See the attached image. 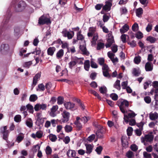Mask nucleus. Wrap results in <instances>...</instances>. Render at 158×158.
<instances>
[{
    "mask_svg": "<svg viewBox=\"0 0 158 158\" xmlns=\"http://www.w3.org/2000/svg\"><path fill=\"white\" fill-rule=\"evenodd\" d=\"M107 42L106 44V48L110 47L113 43L114 42V39L108 38L107 40Z\"/></svg>",
    "mask_w": 158,
    "mask_h": 158,
    "instance_id": "nucleus-18",
    "label": "nucleus"
},
{
    "mask_svg": "<svg viewBox=\"0 0 158 158\" xmlns=\"http://www.w3.org/2000/svg\"><path fill=\"white\" fill-rule=\"evenodd\" d=\"M133 131V128L131 127H129L127 128V135L128 136H131L132 135V131Z\"/></svg>",
    "mask_w": 158,
    "mask_h": 158,
    "instance_id": "nucleus-36",
    "label": "nucleus"
},
{
    "mask_svg": "<svg viewBox=\"0 0 158 158\" xmlns=\"http://www.w3.org/2000/svg\"><path fill=\"white\" fill-rule=\"evenodd\" d=\"M127 44L130 45L131 47L134 48L136 46V42L133 40L131 42L128 41Z\"/></svg>",
    "mask_w": 158,
    "mask_h": 158,
    "instance_id": "nucleus-45",
    "label": "nucleus"
},
{
    "mask_svg": "<svg viewBox=\"0 0 158 158\" xmlns=\"http://www.w3.org/2000/svg\"><path fill=\"white\" fill-rule=\"evenodd\" d=\"M150 118L152 120H154L158 118V114L156 112L154 114H152L149 115Z\"/></svg>",
    "mask_w": 158,
    "mask_h": 158,
    "instance_id": "nucleus-27",
    "label": "nucleus"
},
{
    "mask_svg": "<svg viewBox=\"0 0 158 158\" xmlns=\"http://www.w3.org/2000/svg\"><path fill=\"white\" fill-rule=\"evenodd\" d=\"M40 146L39 144H37L36 145L34 146L33 148V153H35L37 152V150H40Z\"/></svg>",
    "mask_w": 158,
    "mask_h": 158,
    "instance_id": "nucleus-53",
    "label": "nucleus"
},
{
    "mask_svg": "<svg viewBox=\"0 0 158 158\" xmlns=\"http://www.w3.org/2000/svg\"><path fill=\"white\" fill-rule=\"evenodd\" d=\"M111 50L113 52L116 53L118 51V46L116 45H114L111 47Z\"/></svg>",
    "mask_w": 158,
    "mask_h": 158,
    "instance_id": "nucleus-60",
    "label": "nucleus"
},
{
    "mask_svg": "<svg viewBox=\"0 0 158 158\" xmlns=\"http://www.w3.org/2000/svg\"><path fill=\"white\" fill-rule=\"evenodd\" d=\"M38 97L35 94H32L30 95L29 98V100L31 102H34L37 100Z\"/></svg>",
    "mask_w": 158,
    "mask_h": 158,
    "instance_id": "nucleus-32",
    "label": "nucleus"
},
{
    "mask_svg": "<svg viewBox=\"0 0 158 158\" xmlns=\"http://www.w3.org/2000/svg\"><path fill=\"white\" fill-rule=\"evenodd\" d=\"M89 91L90 93L93 94L96 97H97L98 99L99 100L101 99V97L99 94L95 91L92 89H89Z\"/></svg>",
    "mask_w": 158,
    "mask_h": 158,
    "instance_id": "nucleus-20",
    "label": "nucleus"
},
{
    "mask_svg": "<svg viewBox=\"0 0 158 158\" xmlns=\"http://www.w3.org/2000/svg\"><path fill=\"white\" fill-rule=\"evenodd\" d=\"M48 137L49 139L53 142H55L57 139L56 136L52 134H50Z\"/></svg>",
    "mask_w": 158,
    "mask_h": 158,
    "instance_id": "nucleus-26",
    "label": "nucleus"
},
{
    "mask_svg": "<svg viewBox=\"0 0 158 158\" xmlns=\"http://www.w3.org/2000/svg\"><path fill=\"white\" fill-rule=\"evenodd\" d=\"M110 97L114 101L117 100L118 98V95L115 93H113L111 94Z\"/></svg>",
    "mask_w": 158,
    "mask_h": 158,
    "instance_id": "nucleus-50",
    "label": "nucleus"
},
{
    "mask_svg": "<svg viewBox=\"0 0 158 158\" xmlns=\"http://www.w3.org/2000/svg\"><path fill=\"white\" fill-rule=\"evenodd\" d=\"M98 64L101 66L105 64V59L103 58H99L98 59Z\"/></svg>",
    "mask_w": 158,
    "mask_h": 158,
    "instance_id": "nucleus-44",
    "label": "nucleus"
},
{
    "mask_svg": "<svg viewBox=\"0 0 158 158\" xmlns=\"http://www.w3.org/2000/svg\"><path fill=\"white\" fill-rule=\"evenodd\" d=\"M11 16V14L10 13V11H9L8 12V14L7 15L5 19H4L3 20V24L5 25L8 23L10 19V18Z\"/></svg>",
    "mask_w": 158,
    "mask_h": 158,
    "instance_id": "nucleus-29",
    "label": "nucleus"
},
{
    "mask_svg": "<svg viewBox=\"0 0 158 158\" xmlns=\"http://www.w3.org/2000/svg\"><path fill=\"white\" fill-rule=\"evenodd\" d=\"M41 72L37 73L33 78L32 85L34 86H35L38 81V79H40L41 77Z\"/></svg>",
    "mask_w": 158,
    "mask_h": 158,
    "instance_id": "nucleus-11",
    "label": "nucleus"
},
{
    "mask_svg": "<svg viewBox=\"0 0 158 158\" xmlns=\"http://www.w3.org/2000/svg\"><path fill=\"white\" fill-rule=\"evenodd\" d=\"M26 6L25 2L23 1H19L17 5L18 10L17 11L21 12L24 10Z\"/></svg>",
    "mask_w": 158,
    "mask_h": 158,
    "instance_id": "nucleus-7",
    "label": "nucleus"
},
{
    "mask_svg": "<svg viewBox=\"0 0 158 158\" xmlns=\"http://www.w3.org/2000/svg\"><path fill=\"white\" fill-rule=\"evenodd\" d=\"M56 50V48L55 47H49L47 50L48 55L51 56H52Z\"/></svg>",
    "mask_w": 158,
    "mask_h": 158,
    "instance_id": "nucleus-12",
    "label": "nucleus"
},
{
    "mask_svg": "<svg viewBox=\"0 0 158 158\" xmlns=\"http://www.w3.org/2000/svg\"><path fill=\"white\" fill-rule=\"evenodd\" d=\"M109 70L108 71H103V76L106 77L108 78H110L111 77V75L109 74Z\"/></svg>",
    "mask_w": 158,
    "mask_h": 158,
    "instance_id": "nucleus-47",
    "label": "nucleus"
},
{
    "mask_svg": "<svg viewBox=\"0 0 158 158\" xmlns=\"http://www.w3.org/2000/svg\"><path fill=\"white\" fill-rule=\"evenodd\" d=\"M71 32L72 33V34L70 33L69 31L67 34V37L69 39H72L74 35V32L73 31H71Z\"/></svg>",
    "mask_w": 158,
    "mask_h": 158,
    "instance_id": "nucleus-55",
    "label": "nucleus"
},
{
    "mask_svg": "<svg viewBox=\"0 0 158 158\" xmlns=\"http://www.w3.org/2000/svg\"><path fill=\"white\" fill-rule=\"evenodd\" d=\"M107 55L111 60L113 61L112 60H114L113 59L114 58L115 54L110 52H109L107 53Z\"/></svg>",
    "mask_w": 158,
    "mask_h": 158,
    "instance_id": "nucleus-49",
    "label": "nucleus"
},
{
    "mask_svg": "<svg viewBox=\"0 0 158 158\" xmlns=\"http://www.w3.org/2000/svg\"><path fill=\"white\" fill-rule=\"evenodd\" d=\"M100 93L102 94H104L106 93L107 92L106 88V87H101L99 89Z\"/></svg>",
    "mask_w": 158,
    "mask_h": 158,
    "instance_id": "nucleus-52",
    "label": "nucleus"
},
{
    "mask_svg": "<svg viewBox=\"0 0 158 158\" xmlns=\"http://www.w3.org/2000/svg\"><path fill=\"white\" fill-rule=\"evenodd\" d=\"M154 136L152 135L147 134L145 135L144 137L143 138L142 140V143H144L145 141L151 142L153 141Z\"/></svg>",
    "mask_w": 158,
    "mask_h": 158,
    "instance_id": "nucleus-8",
    "label": "nucleus"
},
{
    "mask_svg": "<svg viewBox=\"0 0 158 158\" xmlns=\"http://www.w3.org/2000/svg\"><path fill=\"white\" fill-rule=\"evenodd\" d=\"M64 130L66 132L69 133L73 130V127L70 125H66L64 127Z\"/></svg>",
    "mask_w": 158,
    "mask_h": 158,
    "instance_id": "nucleus-33",
    "label": "nucleus"
},
{
    "mask_svg": "<svg viewBox=\"0 0 158 158\" xmlns=\"http://www.w3.org/2000/svg\"><path fill=\"white\" fill-rule=\"evenodd\" d=\"M130 148L132 151L134 152H135L138 150V147L137 145L135 144L131 145Z\"/></svg>",
    "mask_w": 158,
    "mask_h": 158,
    "instance_id": "nucleus-62",
    "label": "nucleus"
},
{
    "mask_svg": "<svg viewBox=\"0 0 158 158\" xmlns=\"http://www.w3.org/2000/svg\"><path fill=\"white\" fill-rule=\"evenodd\" d=\"M90 119V118L89 117L84 116L82 117L81 118V120L83 121L84 123H86L87 121Z\"/></svg>",
    "mask_w": 158,
    "mask_h": 158,
    "instance_id": "nucleus-48",
    "label": "nucleus"
},
{
    "mask_svg": "<svg viewBox=\"0 0 158 158\" xmlns=\"http://www.w3.org/2000/svg\"><path fill=\"white\" fill-rule=\"evenodd\" d=\"M109 19V17L106 14H105L103 16V20L104 22H107Z\"/></svg>",
    "mask_w": 158,
    "mask_h": 158,
    "instance_id": "nucleus-64",
    "label": "nucleus"
},
{
    "mask_svg": "<svg viewBox=\"0 0 158 158\" xmlns=\"http://www.w3.org/2000/svg\"><path fill=\"white\" fill-rule=\"evenodd\" d=\"M64 54V50L62 49L59 50L56 54V57L57 58L60 59L61 58Z\"/></svg>",
    "mask_w": 158,
    "mask_h": 158,
    "instance_id": "nucleus-19",
    "label": "nucleus"
},
{
    "mask_svg": "<svg viewBox=\"0 0 158 158\" xmlns=\"http://www.w3.org/2000/svg\"><path fill=\"white\" fill-rule=\"evenodd\" d=\"M114 87L118 90H120L121 89L120 81L117 80L114 85Z\"/></svg>",
    "mask_w": 158,
    "mask_h": 158,
    "instance_id": "nucleus-22",
    "label": "nucleus"
},
{
    "mask_svg": "<svg viewBox=\"0 0 158 158\" xmlns=\"http://www.w3.org/2000/svg\"><path fill=\"white\" fill-rule=\"evenodd\" d=\"M133 155V152L131 151H128L126 153V156L128 158H131Z\"/></svg>",
    "mask_w": 158,
    "mask_h": 158,
    "instance_id": "nucleus-61",
    "label": "nucleus"
},
{
    "mask_svg": "<svg viewBox=\"0 0 158 158\" xmlns=\"http://www.w3.org/2000/svg\"><path fill=\"white\" fill-rule=\"evenodd\" d=\"M141 57L138 56H135L134 59V63L136 64H139L141 61Z\"/></svg>",
    "mask_w": 158,
    "mask_h": 158,
    "instance_id": "nucleus-34",
    "label": "nucleus"
},
{
    "mask_svg": "<svg viewBox=\"0 0 158 158\" xmlns=\"http://www.w3.org/2000/svg\"><path fill=\"white\" fill-rule=\"evenodd\" d=\"M139 29V26L138 24L136 23H135L132 27V29L133 31L136 32Z\"/></svg>",
    "mask_w": 158,
    "mask_h": 158,
    "instance_id": "nucleus-40",
    "label": "nucleus"
},
{
    "mask_svg": "<svg viewBox=\"0 0 158 158\" xmlns=\"http://www.w3.org/2000/svg\"><path fill=\"white\" fill-rule=\"evenodd\" d=\"M62 43H63V41L60 39H58L57 40L54 41L51 44V45H53L55 44H58L59 45H61Z\"/></svg>",
    "mask_w": 158,
    "mask_h": 158,
    "instance_id": "nucleus-51",
    "label": "nucleus"
},
{
    "mask_svg": "<svg viewBox=\"0 0 158 158\" xmlns=\"http://www.w3.org/2000/svg\"><path fill=\"white\" fill-rule=\"evenodd\" d=\"M81 31H79L77 34V39L78 40H81L84 39L83 36L81 34Z\"/></svg>",
    "mask_w": 158,
    "mask_h": 158,
    "instance_id": "nucleus-38",
    "label": "nucleus"
},
{
    "mask_svg": "<svg viewBox=\"0 0 158 158\" xmlns=\"http://www.w3.org/2000/svg\"><path fill=\"white\" fill-rule=\"evenodd\" d=\"M104 47V44L102 42H99L97 44V50H100L101 49H102Z\"/></svg>",
    "mask_w": 158,
    "mask_h": 158,
    "instance_id": "nucleus-35",
    "label": "nucleus"
},
{
    "mask_svg": "<svg viewBox=\"0 0 158 158\" xmlns=\"http://www.w3.org/2000/svg\"><path fill=\"white\" fill-rule=\"evenodd\" d=\"M2 133L3 134V139L5 140H7L8 136V131H3Z\"/></svg>",
    "mask_w": 158,
    "mask_h": 158,
    "instance_id": "nucleus-37",
    "label": "nucleus"
},
{
    "mask_svg": "<svg viewBox=\"0 0 158 158\" xmlns=\"http://www.w3.org/2000/svg\"><path fill=\"white\" fill-rule=\"evenodd\" d=\"M145 69L146 71H151L153 69V65L152 63L148 62H147L145 66Z\"/></svg>",
    "mask_w": 158,
    "mask_h": 158,
    "instance_id": "nucleus-10",
    "label": "nucleus"
},
{
    "mask_svg": "<svg viewBox=\"0 0 158 158\" xmlns=\"http://www.w3.org/2000/svg\"><path fill=\"white\" fill-rule=\"evenodd\" d=\"M64 98L61 96H59L57 98V103L58 105H61L63 103L64 101Z\"/></svg>",
    "mask_w": 158,
    "mask_h": 158,
    "instance_id": "nucleus-46",
    "label": "nucleus"
},
{
    "mask_svg": "<svg viewBox=\"0 0 158 158\" xmlns=\"http://www.w3.org/2000/svg\"><path fill=\"white\" fill-rule=\"evenodd\" d=\"M27 110H29V112L33 114L34 112V108L33 106L30 104H28L26 105Z\"/></svg>",
    "mask_w": 158,
    "mask_h": 158,
    "instance_id": "nucleus-31",
    "label": "nucleus"
},
{
    "mask_svg": "<svg viewBox=\"0 0 158 158\" xmlns=\"http://www.w3.org/2000/svg\"><path fill=\"white\" fill-rule=\"evenodd\" d=\"M120 110L121 112L123 114L127 113V111L126 108L128 107L129 106V102L126 100H124L122 102H121L120 105L119 106Z\"/></svg>",
    "mask_w": 158,
    "mask_h": 158,
    "instance_id": "nucleus-2",
    "label": "nucleus"
},
{
    "mask_svg": "<svg viewBox=\"0 0 158 158\" xmlns=\"http://www.w3.org/2000/svg\"><path fill=\"white\" fill-rule=\"evenodd\" d=\"M14 120L17 123H18L21 121V117L20 115H16L14 117Z\"/></svg>",
    "mask_w": 158,
    "mask_h": 158,
    "instance_id": "nucleus-41",
    "label": "nucleus"
},
{
    "mask_svg": "<svg viewBox=\"0 0 158 158\" xmlns=\"http://www.w3.org/2000/svg\"><path fill=\"white\" fill-rule=\"evenodd\" d=\"M124 114V120L127 123L129 122L128 119L129 118H133L136 115V114L134 112L128 113V115H126L125 113Z\"/></svg>",
    "mask_w": 158,
    "mask_h": 158,
    "instance_id": "nucleus-6",
    "label": "nucleus"
},
{
    "mask_svg": "<svg viewBox=\"0 0 158 158\" xmlns=\"http://www.w3.org/2000/svg\"><path fill=\"white\" fill-rule=\"evenodd\" d=\"M103 149L102 147L101 146L97 147L95 150L98 154L100 155L101 154V152Z\"/></svg>",
    "mask_w": 158,
    "mask_h": 158,
    "instance_id": "nucleus-42",
    "label": "nucleus"
},
{
    "mask_svg": "<svg viewBox=\"0 0 158 158\" xmlns=\"http://www.w3.org/2000/svg\"><path fill=\"white\" fill-rule=\"evenodd\" d=\"M85 146L86 149V152L87 153L90 154L92 151L93 147L91 144H85Z\"/></svg>",
    "mask_w": 158,
    "mask_h": 158,
    "instance_id": "nucleus-25",
    "label": "nucleus"
},
{
    "mask_svg": "<svg viewBox=\"0 0 158 158\" xmlns=\"http://www.w3.org/2000/svg\"><path fill=\"white\" fill-rule=\"evenodd\" d=\"M141 71L139 69H136L134 68L133 69L132 73L133 75L135 77H138L140 74Z\"/></svg>",
    "mask_w": 158,
    "mask_h": 158,
    "instance_id": "nucleus-17",
    "label": "nucleus"
},
{
    "mask_svg": "<svg viewBox=\"0 0 158 158\" xmlns=\"http://www.w3.org/2000/svg\"><path fill=\"white\" fill-rule=\"evenodd\" d=\"M128 82L127 81L123 82L121 83L122 88L123 89H125L127 86Z\"/></svg>",
    "mask_w": 158,
    "mask_h": 158,
    "instance_id": "nucleus-58",
    "label": "nucleus"
},
{
    "mask_svg": "<svg viewBox=\"0 0 158 158\" xmlns=\"http://www.w3.org/2000/svg\"><path fill=\"white\" fill-rule=\"evenodd\" d=\"M112 0H108L105 2V5L103 6L102 10L107 12L111 10V7L112 6Z\"/></svg>",
    "mask_w": 158,
    "mask_h": 158,
    "instance_id": "nucleus-3",
    "label": "nucleus"
},
{
    "mask_svg": "<svg viewBox=\"0 0 158 158\" xmlns=\"http://www.w3.org/2000/svg\"><path fill=\"white\" fill-rule=\"evenodd\" d=\"M143 155L145 158H152V156L151 154L148 153L146 152H143Z\"/></svg>",
    "mask_w": 158,
    "mask_h": 158,
    "instance_id": "nucleus-57",
    "label": "nucleus"
},
{
    "mask_svg": "<svg viewBox=\"0 0 158 158\" xmlns=\"http://www.w3.org/2000/svg\"><path fill=\"white\" fill-rule=\"evenodd\" d=\"M43 123V121L41 118L37 119L36 123L38 126H40V125H42Z\"/></svg>",
    "mask_w": 158,
    "mask_h": 158,
    "instance_id": "nucleus-54",
    "label": "nucleus"
},
{
    "mask_svg": "<svg viewBox=\"0 0 158 158\" xmlns=\"http://www.w3.org/2000/svg\"><path fill=\"white\" fill-rule=\"evenodd\" d=\"M95 135L94 134H93L89 136L87 138V140L91 142L93 140L95 139Z\"/></svg>",
    "mask_w": 158,
    "mask_h": 158,
    "instance_id": "nucleus-63",
    "label": "nucleus"
},
{
    "mask_svg": "<svg viewBox=\"0 0 158 158\" xmlns=\"http://www.w3.org/2000/svg\"><path fill=\"white\" fill-rule=\"evenodd\" d=\"M79 48L82 52L83 54L88 55L89 53L87 51V49L85 45H80Z\"/></svg>",
    "mask_w": 158,
    "mask_h": 158,
    "instance_id": "nucleus-14",
    "label": "nucleus"
},
{
    "mask_svg": "<svg viewBox=\"0 0 158 158\" xmlns=\"http://www.w3.org/2000/svg\"><path fill=\"white\" fill-rule=\"evenodd\" d=\"M27 126L30 128H31L33 127L32 121L31 118H29L26 122Z\"/></svg>",
    "mask_w": 158,
    "mask_h": 158,
    "instance_id": "nucleus-24",
    "label": "nucleus"
},
{
    "mask_svg": "<svg viewBox=\"0 0 158 158\" xmlns=\"http://www.w3.org/2000/svg\"><path fill=\"white\" fill-rule=\"evenodd\" d=\"M45 151L47 155H50L52 152V148L49 146H48L46 148Z\"/></svg>",
    "mask_w": 158,
    "mask_h": 158,
    "instance_id": "nucleus-43",
    "label": "nucleus"
},
{
    "mask_svg": "<svg viewBox=\"0 0 158 158\" xmlns=\"http://www.w3.org/2000/svg\"><path fill=\"white\" fill-rule=\"evenodd\" d=\"M121 142L122 146L124 148L127 147L128 146V142L125 139H123V138L121 139Z\"/></svg>",
    "mask_w": 158,
    "mask_h": 158,
    "instance_id": "nucleus-30",
    "label": "nucleus"
},
{
    "mask_svg": "<svg viewBox=\"0 0 158 158\" xmlns=\"http://www.w3.org/2000/svg\"><path fill=\"white\" fill-rule=\"evenodd\" d=\"M129 29L128 25L127 24H125L123 25L122 28L120 29V31L121 34H123L127 32Z\"/></svg>",
    "mask_w": 158,
    "mask_h": 158,
    "instance_id": "nucleus-16",
    "label": "nucleus"
},
{
    "mask_svg": "<svg viewBox=\"0 0 158 158\" xmlns=\"http://www.w3.org/2000/svg\"><path fill=\"white\" fill-rule=\"evenodd\" d=\"M64 105L66 109H71L74 107L75 104L73 103H71L70 102H68L65 103L64 104Z\"/></svg>",
    "mask_w": 158,
    "mask_h": 158,
    "instance_id": "nucleus-13",
    "label": "nucleus"
},
{
    "mask_svg": "<svg viewBox=\"0 0 158 158\" xmlns=\"http://www.w3.org/2000/svg\"><path fill=\"white\" fill-rule=\"evenodd\" d=\"M61 114L63 117L61 119L63 123H66L69 120L70 113L65 110H64Z\"/></svg>",
    "mask_w": 158,
    "mask_h": 158,
    "instance_id": "nucleus-4",
    "label": "nucleus"
},
{
    "mask_svg": "<svg viewBox=\"0 0 158 158\" xmlns=\"http://www.w3.org/2000/svg\"><path fill=\"white\" fill-rule=\"evenodd\" d=\"M9 49V46L6 44H2L0 48V51L2 54H4L7 52Z\"/></svg>",
    "mask_w": 158,
    "mask_h": 158,
    "instance_id": "nucleus-9",
    "label": "nucleus"
},
{
    "mask_svg": "<svg viewBox=\"0 0 158 158\" xmlns=\"http://www.w3.org/2000/svg\"><path fill=\"white\" fill-rule=\"evenodd\" d=\"M146 40L151 43H154L157 40V39L154 37L150 36L147 38Z\"/></svg>",
    "mask_w": 158,
    "mask_h": 158,
    "instance_id": "nucleus-21",
    "label": "nucleus"
},
{
    "mask_svg": "<svg viewBox=\"0 0 158 158\" xmlns=\"http://www.w3.org/2000/svg\"><path fill=\"white\" fill-rule=\"evenodd\" d=\"M135 35L136 38L138 39H141L143 37V33L140 31H138Z\"/></svg>",
    "mask_w": 158,
    "mask_h": 158,
    "instance_id": "nucleus-39",
    "label": "nucleus"
},
{
    "mask_svg": "<svg viewBox=\"0 0 158 158\" xmlns=\"http://www.w3.org/2000/svg\"><path fill=\"white\" fill-rule=\"evenodd\" d=\"M76 152L74 150H68L67 152V155L69 157H73L76 156Z\"/></svg>",
    "mask_w": 158,
    "mask_h": 158,
    "instance_id": "nucleus-15",
    "label": "nucleus"
},
{
    "mask_svg": "<svg viewBox=\"0 0 158 158\" xmlns=\"http://www.w3.org/2000/svg\"><path fill=\"white\" fill-rule=\"evenodd\" d=\"M90 67V62L89 60H86L84 63V67L85 69L88 71Z\"/></svg>",
    "mask_w": 158,
    "mask_h": 158,
    "instance_id": "nucleus-23",
    "label": "nucleus"
},
{
    "mask_svg": "<svg viewBox=\"0 0 158 158\" xmlns=\"http://www.w3.org/2000/svg\"><path fill=\"white\" fill-rule=\"evenodd\" d=\"M152 25L151 24H148L146 27V30L148 32H150L152 29Z\"/></svg>",
    "mask_w": 158,
    "mask_h": 158,
    "instance_id": "nucleus-59",
    "label": "nucleus"
},
{
    "mask_svg": "<svg viewBox=\"0 0 158 158\" xmlns=\"http://www.w3.org/2000/svg\"><path fill=\"white\" fill-rule=\"evenodd\" d=\"M144 100L145 102L148 104L150 103L151 101V99L149 96H146L144 98Z\"/></svg>",
    "mask_w": 158,
    "mask_h": 158,
    "instance_id": "nucleus-56",
    "label": "nucleus"
},
{
    "mask_svg": "<svg viewBox=\"0 0 158 158\" xmlns=\"http://www.w3.org/2000/svg\"><path fill=\"white\" fill-rule=\"evenodd\" d=\"M51 21L50 19L44 15L41 16L39 19L38 23L40 25L45 24L49 25L51 24Z\"/></svg>",
    "mask_w": 158,
    "mask_h": 158,
    "instance_id": "nucleus-1",
    "label": "nucleus"
},
{
    "mask_svg": "<svg viewBox=\"0 0 158 158\" xmlns=\"http://www.w3.org/2000/svg\"><path fill=\"white\" fill-rule=\"evenodd\" d=\"M143 9L141 8H139L137 9L136 11V16L139 17H140L143 13Z\"/></svg>",
    "mask_w": 158,
    "mask_h": 158,
    "instance_id": "nucleus-28",
    "label": "nucleus"
},
{
    "mask_svg": "<svg viewBox=\"0 0 158 158\" xmlns=\"http://www.w3.org/2000/svg\"><path fill=\"white\" fill-rule=\"evenodd\" d=\"M81 58H78L76 56L74 58L72 57V60L69 63V68L71 69H72L78 62V60Z\"/></svg>",
    "mask_w": 158,
    "mask_h": 158,
    "instance_id": "nucleus-5",
    "label": "nucleus"
}]
</instances>
